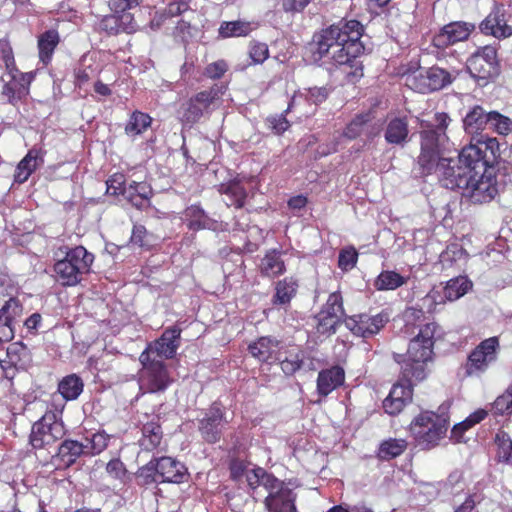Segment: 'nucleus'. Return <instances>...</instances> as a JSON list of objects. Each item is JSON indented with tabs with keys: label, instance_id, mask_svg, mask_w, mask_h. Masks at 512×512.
Instances as JSON below:
<instances>
[{
	"label": "nucleus",
	"instance_id": "bb28decb",
	"mask_svg": "<svg viewBox=\"0 0 512 512\" xmlns=\"http://www.w3.org/2000/svg\"><path fill=\"white\" fill-rule=\"evenodd\" d=\"M408 122L406 118L395 117L391 119L385 129V140L389 144L401 145L408 137Z\"/></svg>",
	"mask_w": 512,
	"mask_h": 512
},
{
	"label": "nucleus",
	"instance_id": "4d7b16f0",
	"mask_svg": "<svg viewBox=\"0 0 512 512\" xmlns=\"http://www.w3.org/2000/svg\"><path fill=\"white\" fill-rule=\"evenodd\" d=\"M433 295L434 294H430L428 292L427 295L420 300L419 310H417L416 308H409L406 311V317L409 319L411 317H416V313H420V314H422L424 312L432 313L433 311H435L436 306H435V298Z\"/></svg>",
	"mask_w": 512,
	"mask_h": 512
},
{
	"label": "nucleus",
	"instance_id": "cd10ccee",
	"mask_svg": "<svg viewBox=\"0 0 512 512\" xmlns=\"http://www.w3.org/2000/svg\"><path fill=\"white\" fill-rule=\"evenodd\" d=\"M285 269V263L282 259L281 253L276 250L267 252L261 260V273L269 278L277 277L283 274Z\"/></svg>",
	"mask_w": 512,
	"mask_h": 512
},
{
	"label": "nucleus",
	"instance_id": "a18cd8bd",
	"mask_svg": "<svg viewBox=\"0 0 512 512\" xmlns=\"http://www.w3.org/2000/svg\"><path fill=\"white\" fill-rule=\"evenodd\" d=\"M497 445V457L499 461L512 464V440L504 431H499L495 436Z\"/></svg>",
	"mask_w": 512,
	"mask_h": 512
},
{
	"label": "nucleus",
	"instance_id": "c03bdc74",
	"mask_svg": "<svg viewBox=\"0 0 512 512\" xmlns=\"http://www.w3.org/2000/svg\"><path fill=\"white\" fill-rule=\"evenodd\" d=\"M415 379H405L403 374L401 373V381L393 385L390 390V398H397L399 400H403L404 403L408 404L412 400L413 389L412 386L414 383H417Z\"/></svg>",
	"mask_w": 512,
	"mask_h": 512
},
{
	"label": "nucleus",
	"instance_id": "0e129e2a",
	"mask_svg": "<svg viewBox=\"0 0 512 512\" xmlns=\"http://www.w3.org/2000/svg\"><path fill=\"white\" fill-rule=\"evenodd\" d=\"M302 362L303 359L298 353L291 354L290 357L281 360V369L285 374L292 375L300 369Z\"/></svg>",
	"mask_w": 512,
	"mask_h": 512
},
{
	"label": "nucleus",
	"instance_id": "37998d69",
	"mask_svg": "<svg viewBox=\"0 0 512 512\" xmlns=\"http://www.w3.org/2000/svg\"><path fill=\"white\" fill-rule=\"evenodd\" d=\"M406 283V279L395 271H383L375 281L379 290H394Z\"/></svg>",
	"mask_w": 512,
	"mask_h": 512
},
{
	"label": "nucleus",
	"instance_id": "5fc2aeb1",
	"mask_svg": "<svg viewBox=\"0 0 512 512\" xmlns=\"http://www.w3.org/2000/svg\"><path fill=\"white\" fill-rule=\"evenodd\" d=\"M317 330L321 334L335 333L336 327L340 321L328 315L325 311H320L317 315Z\"/></svg>",
	"mask_w": 512,
	"mask_h": 512
},
{
	"label": "nucleus",
	"instance_id": "2f4dec72",
	"mask_svg": "<svg viewBox=\"0 0 512 512\" xmlns=\"http://www.w3.org/2000/svg\"><path fill=\"white\" fill-rule=\"evenodd\" d=\"M59 43V35L55 30H49L43 33L38 40L40 61L47 65L52 58L53 52Z\"/></svg>",
	"mask_w": 512,
	"mask_h": 512
},
{
	"label": "nucleus",
	"instance_id": "603ef678",
	"mask_svg": "<svg viewBox=\"0 0 512 512\" xmlns=\"http://www.w3.org/2000/svg\"><path fill=\"white\" fill-rule=\"evenodd\" d=\"M465 488L466 484L459 471L452 472L444 483V491L453 496H458Z\"/></svg>",
	"mask_w": 512,
	"mask_h": 512
},
{
	"label": "nucleus",
	"instance_id": "c756f323",
	"mask_svg": "<svg viewBox=\"0 0 512 512\" xmlns=\"http://www.w3.org/2000/svg\"><path fill=\"white\" fill-rule=\"evenodd\" d=\"M57 455L64 465L70 466L74 464L81 455H86L84 443L75 440H65L59 446Z\"/></svg>",
	"mask_w": 512,
	"mask_h": 512
},
{
	"label": "nucleus",
	"instance_id": "dca6fc26",
	"mask_svg": "<svg viewBox=\"0 0 512 512\" xmlns=\"http://www.w3.org/2000/svg\"><path fill=\"white\" fill-rule=\"evenodd\" d=\"M388 322L387 314L374 316L359 314L345 319L346 327L356 336L369 338L377 334Z\"/></svg>",
	"mask_w": 512,
	"mask_h": 512
},
{
	"label": "nucleus",
	"instance_id": "b1692460",
	"mask_svg": "<svg viewBox=\"0 0 512 512\" xmlns=\"http://www.w3.org/2000/svg\"><path fill=\"white\" fill-rule=\"evenodd\" d=\"M251 355L261 362L277 360L279 342L271 337H261L248 347Z\"/></svg>",
	"mask_w": 512,
	"mask_h": 512
},
{
	"label": "nucleus",
	"instance_id": "aec40b11",
	"mask_svg": "<svg viewBox=\"0 0 512 512\" xmlns=\"http://www.w3.org/2000/svg\"><path fill=\"white\" fill-rule=\"evenodd\" d=\"M482 33L496 38H506L512 34V27L507 25L502 8H494L479 26Z\"/></svg>",
	"mask_w": 512,
	"mask_h": 512
},
{
	"label": "nucleus",
	"instance_id": "58836bf2",
	"mask_svg": "<svg viewBox=\"0 0 512 512\" xmlns=\"http://www.w3.org/2000/svg\"><path fill=\"white\" fill-rule=\"evenodd\" d=\"M407 447L403 439H388L383 441L378 449V457L382 460H390L401 455Z\"/></svg>",
	"mask_w": 512,
	"mask_h": 512
},
{
	"label": "nucleus",
	"instance_id": "338daca9",
	"mask_svg": "<svg viewBox=\"0 0 512 512\" xmlns=\"http://www.w3.org/2000/svg\"><path fill=\"white\" fill-rule=\"evenodd\" d=\"M227 64L223 60L213 62L205 68V75L211 79L221 78L227 71Z\"/></svg>",
	"mask_w": 512,
	"mask_h": 512
},
{
	"label": "nucleus",
	"instance_id": "412c9836",
	"mask_svg": "<svg viewBox=\"0 0 512 512\" xmlns=\"http://www.w3.org/2000/svg\"><path fill=\"white\" fill-rule=\"evenodd\" d=\"M345 372L340 366H333L319 372L317 377V392L326 397L344 383Z\"/></svg>",
	"mask_w": 512,
	"mask_h": 512
},
{
	"label": "nucleus",
	"instance_id": "9d476101",
	"mask_svg": "<svg viewBox=\"0 0 512 512\" xmlns=\"http://www.w3.org/2000/svg\"><path fill=\"white\" fill-rule=\"evenodd\" d=\"M499 349V339L496 336L481 341L468 356L466 374L472 376L484 373L497 360Z\"/></svg>",
	"mask_w": 512,
	"mask_h": 512
},
{
	"label": "nucleus",
	"instance_id": "774afa93",
	"mask_svg": "<svg viewBox=\"0 0 512 512\" xmlns=\"http://www.w3.org/2000/svg\"><path fill=\"white\" fill-rule=\"evenodd\" d=\"M407 404L403 402V400H399L397 398H390V395H388L383 400V409L384 411L389 415H397L399 414L403 408Z\"/></svg>",
	"mask_w": 512,
	"mask_h": 512
},
{
	"label": "nucleus",
	"instance_id": "ddd939ff",
	"mask_svg": "<svg viewBox=\"0 0 512 512\" xmlns=\"http://www.w3.org/2000/svg\"><path fill=\"white\" fill-rule=\"evenodd\" d=\"M181 330L177 327L167 328L160 338L151 342L141 353L140 361H149L150 359L173 358L180 346Z\"/></svg>",
	"mask_w": 512,
	"mask_h": 512
},
{
	"label": "nucleus",
	"instance_id": "c9c22d12",
	"mask_svg": "<svg viewBox=\"0 0 512 512\" xmlns=\"http://www.w3.org/2000/svg\"><path fill=\"white\" fill-rule=\"evenodd\" d=\"M297 283L292 278H285L279 281L275 287L274 304L286 305L295 296Z\"/></svg>",
	"mask_w": 512,
	"mask_h": 512
},
{
	"label": "nucleus",
	"instance_id": "79ce46f5",
	"mask_svg": "<svg viewBox=\"0 0 512 512\" xmlns=\"http://www.w3.org/2000/svg\"><path fill=\"white\" fill-rule=\"evenodd\" d=\"M427 75L428 70L423 68L407 73L404 75L405 85L419 93L431 92L430 87L422 89V86H428L429 81L428 78H426Z\"/></svg>",
	"mask_w": 512,
	"mask_h": 512
},
{
	"label": "nucleus",
	"instance_id": "f8f14e48",
	"mask_svg": "<svg viewBox=\"0 0 512 512\" xmlns=\"http://www.w3.org/2000/svg\"><path fill=\"white\" fill-rule=\"evenodd\" d=\"M441 184L447 189H463L469 184L470 174L467 168L463 167L458 159L443 157L434 167Z\"/></svg>",
	"mask_w": 512,
	"mask_h": 512
},
{
	"label": "nucleus",
	"instance_id": "f03ea898",
	"mask_svg": "<svg viewBox=\"0 0 512 512\" xmlns=\"http://www.w3.org/2000/svg\"><path fill=\"white\" fill-rule=\"evenodd\" d=\"M230 473L234 480L245 476L248 486L253 490L263 486L268 492L264 503L269 512H297L296 494L288 484L265 469L257 467L248 470L245 461L233 459L230 463Z\"/></svg>",
	"mask_w": 512,
	"mask_h": 512
},
{
	"label": "nucleus",
	"instance_id": "423d86ee",
	"mask_svg": "<svg viewBox=\"0 0 512 512\" xmlns=\"http://www.w3.org/2000/svg\"><path fill=\"white\" fill-rule=\"evenodd\" d=\"M448 429L447 418L434 412H423L410 424V432L422 449L437 446Z\"/></svg>",
	"mask_w": 512,
	"mask_h": 512
},
{
	"label": "nucleus",
	"instance_id": "20e7f679",
	"mask_svg": "<svg viewBox=\"0 0 512 512\" xmlns=\"http://www.w3.org/2000/svg\"><path fill=\"white\" fill-rule=\"evenodd\" d=\"M501 146L496 138L480 135L475 143L471 142L461 150L458 162L469 170L470 175L479 176L497 163L501 156Z\"/></svg>",
	"mask_w": 512,
	"mask_h": 512
},
{
	"label": "nucleus",
	"instance_id": "f3484780",
	"mask_svg": "<svg viewBox=\"0 0 512 512\" xmlns=\"http://www.w3.org/2000/svg\"><path fill=\"white\" fill-rule=\"evenodd\" d=\"M475 25L468 22H452L445 25L434 37L433 45L444 49L450 45L462 42L468 39Z\"/></svg>",
	"mask_w": 512,
	"mask_h": 512
},
{
	"label": "nucleus",
	"instance_id": "a19ab883",
	"mask_svg": "<svg viewBox=\"0 0 512 512\" xmlns=\"http://www.w3.org/2000/svg\"><path fill=\"white\" fill-rule=\"evenodd\" d=\"M110 440V436L102 432H96L91 435V437H86L84 443L85 454L89 456H94L100 454L104 451Z\"/></svg>",
	"mask_w": 512,
	"mask_h": 512
},
{
	"label": "nucleus",
	"instance_id": "72a5a7b5",
	"mask_svg": "<svg viewBox=\"0 0 512 512\" xmlns=\"http://www.w3.org/2000/svg\"><path fill=\"white\" fill-rule=\"evenodd\" d=\"M162 439V430L157 422L146 423L142 428V438L139 443L142 449L151 451L157 448Z\"/></svg>",
	"mask_w": 512,
	"mask_h": 512
},
{
	"label": "nucleus",
	"instance_id": "4468645a",
	"mask_svg": "<svg viewBox=\"0 0 512 512\" xmlns=\"http://www.w3.org/2000/svg\"><path fill=\"white\" fill-rule=\"evenodd\" d=\"M32 78L31 73H22L17 68H15V71L6 70L1 78L3 82L1 99L9 104L16 105L28 94Z\"/></svg>",
	"mask_w": 512,
	"mask_h": 512
},
{
	"label": "nucleus",
	"instance_id": "4c0bfd02",
	"mask_svg": "<svg viewBox=\"0 0 512 512\" xmlns=\"http://www.w3.org/2000/svg\"><path fill=\"white\" fill-rule=\"evenodd\" d=\"M151 117L143 112L135 111L131 114L125 132L127 135L135 137L145 131L151 124Z\"/></svg>",
	"mask_w": 512,
	"mask_h": 512
},
{
	"label": "nucleus",
	"instance_id": "e433bc0d",
	"mask_svg": "<svg viewBox=\"0 0 512 512\" xmlns=\"http://www.w3.org/2000/svg\"><path fill=\"white\" fill-rule=\"evenodd\" d=\"M253 30V26L247 21L223 22L219 28V34L223 38L247 36Z\"/></svg>",
	"mask_w": 512,
	"mask_h": 512
},
{
	"label": "nucleus",
	"instance_id": "de8ad7c7",
	"mask_svg": "<svg viewBox=\"0 0 512 512\" xmlns=\"http://www.w3.org/2000/svg\"><path fill=\"white\" fill-rule=\"evenodd\" d=\"M488 127L500 135H507L512 131V120L496 111H491Z\"/></svg>",
	"mask_w": 512,
	"mask_h": 512
},
{
	"label": "nucleus",
	"instance_id": "7ed1b4c3",
	"mask_svg": "<svg viewBox=\"0 0 512 512\" xmlns=\"http://www.w3.org/2000/svg\"><path fill=\"white\" fill-rule=\"evenodd\" d=\"M442 331L437 323L429 322L419 327L418 333L411 339L407 359L401 365L405 379L422 381L427 377V363L432 361L434 344Z\"/></svg>",
	"mask_w": 512,
	"mask_h": 512
},
{
	"label": "nucleus",
	"instance_id": "5701e85b",
	"mask_svg": "<svg viewBox=\"0 0 512 512\" xmlns=\"http://www.w3.org/2000/svg\"><path fill=\"white\" fill-rule=\"evenodd\" d=\"M152 193V188L146 182L133 181L124 189L123 196L134 207L142 210L150 206Z\"/></svg>",
	"mask_w": 512,
	"mask_h": 512
},
{
	"label": "nucleus",
	"instance_id": "6e6d98bb",
	"mask_svg": "<svg viewBox=\"0 0 512 512\" xmlns=\"http://www.w3.org/2000/svg\"><path fill=\"white\" fill-rule=\"evenodd\" d=\"M493 410L496 414H511L512 413V391L508 387L507 390L496 398L493 403Z\"/></svg>",
	"mask_w": 512,
	"mask_h": 512
},
{
	"label": "nucleus",
	"instance_id": "ea45409f",
	"mask_svg": "<svg viewBox=\"0 0 512 512\" xmlns=\"http://www.w3.org/2000/svg\"><path fill=\"white\" fill-rule=\"evenodd\" d=\"M428 70V75L426 78H428V86L432 91L440 90L444 88L445 86L449 85L453 77L452 75L446 71L445 69L439 68V67H431ZM426 86H422V89H426Z\"/></svg>",
	"mask_w": 512,
	"mask_h": 512
},
{
	"label": "nucleus",
	"instance_id": "2eb2a0df",
	"mask_svg": "<svg viewBox=\"0 0 512 512\" xmlns=\"http://www.w3.org/2000/svg\"><path fill=\"white\" fill-rule=\"evenodd\" d=\"M472 77L487 81L499 73L497 52L492 46H485L474 53L467 62Z\"/></svg>",
	"mask_w": 512,
	"mask_h": 512
},
{
	"label": "nucleus",
	"instance_id": "f257e3e1",
	"mask_svg": "<svg viewBox=\"0 0 512 512\" xmlns=\"http://www.w3.org/2000/svg\"><path fill=\"white\" fill-rule=\"evenodd\" d=\"M363 26L357 20L340 21L323 29L313 37L311 51L314 61L343 66L351 80L363 76L358 55Z\"/></svg>",
	"mask_w": 512,
	"mask_h": 512
},
{
	"label": "nucleus",
	"instance_id": "6ab92c4d",
	"mask_svg": "<svg viewBox=\"0 0 512 512\" xmlns=\"http://www.w3.org/2000/svg\"><path fill=\"white\" fill-rule=\"evenodd\" d=\"M226 423L227 421L223 418L221 408L214 404L209 409L207 415L201 420L199 430L207 442L215 443L219 441L222 429Z\"/></svg>",
	"mask_w": 512,
	"mask_h": 512
},
{
	"label": "nucleus",
	"instance_id": "69168bd1",
	"mask_svg": "<svg viewBox=\"0 0 512 512\" xmlns=\"http://www.w3.org/2000/svg\"><path fill=\"white\" fill-rule=\"evenodd\" d=\"M149 234L146 228L142 225H135L131 235V242L140 247L149 246Z\"/></svg>",
	"mask_w": 512,
	"mask_h": 512
},
{
	"label": "nucleus",
	"instance_id": "09e8293b",
	"mask_svg": "<svg viewBox=\"0 0 512 512\" xmlns=\"http://www.w3.org/2000/svg\"><path fill=\"white\" fill-rule=\"evenodd\" d=\"M321 311H325L328 315L340 321L344 315L341 294L338 292L331 293Z\"/></svg>",
	"mask_w": 512,
	"mask_h": 512
},
{
	"label": "nucleus",
	"instance_id": "680f3d73",
	"mask_svg": "<svg viewBox=\"0 0 512 512\" xmlns=\"http://www.w3.org/2000/svg\"><path fill=\"white\" fill-rule=\"evenodd\" d=\"M357 252L354 248L342 250L339 254L338 265L343 270L352 269L357 262Z\"/></svg>",
	"mask_w": 512,
	"mask_h": 512
},
{
	"label": "nucleus",
	"instance_id": "3c124183",
	"mask_svg": "<svg viewBox=\"0 0 512 512\" xmlns=\"http://www.w3.org/2000/svg\"><path fill=\"white\" fill-rule=\"evenodd\" d=\"M22 314V305L16 298H10L0 309V321L15 323V319Z\"/></svg>",
	"mask_w": 512,
	"mask_h": 512
},
{
	"label": "nucleus",
	"instance_id": "c85d7f7f",
	"mask_svg": "<svg viewBox=\"0 0 512 512\" xmlns=\"http://www.w3.org/2000/svg\"><path fill=\"white\" fill-rule=\"evenodd\" d=\"M185 220L188 222V227L193 230L199 229H214L215 221L210 219L203 209L199 206L192 205L185 210Z\"/></svg>",
	"mask_w": 512,
	"mask_h": 512
},
{
	"label": "nucleus",
	"instance_id": "9b49d317",
	"mask_svg": "<svg viewBox=\"0 0 512 512\" xmlns=\"http://www.w3.org/2000/svg\"><path fill=\"white\" fill-rule=\"evenodd\" d=\"M143 369L140 375V388L147 393L165 391L173 382L166 365L153 357L149 361H140Z\"/></svg>",
	"mask_w": 512,
	"mask_h": 512
},
{
	"label": "nucleus",
	"instance_id": "49530a36",
	"mask_svg": "<svg viewBox=\"0 0 512 512\" xmlns=\"http://www.w3.org/2000/svg\"><path fill=\"white\" fill-rule=\"evenodd\" d=\"M293 111L299 112L301 116H306L314 112V110L311 109V104L307 100L304 90L295 92L291 97L285 113H290Z\"/></svg>",
	"mask_w": 512,
	"mask_h": 512
},
{
	"label": "nucleus",
	"instance_id": "a211bd4d",
	"mask_svg": "<svg viewBox=\"0 0 512 512\" xmlns=\"http://www.w3.org/2000/svg\"><path fill=\"white\" fill-rule=\"evenodd\" d=\"M468 180L469 184L462 190L474 202H488L497 194L495 182L490 175H486V172H482L479 176L470 175Z\"/></svg>",
	"mask_w": 512,
	"mask_h": 512
},
{
	"label": "nucleus",
	"instance_id": "a878e982",
	"mask_svg": "<svg viewBox=\"0 0 512 512\" xmlns=\"http://www.w3.org/2000/svg\"><path fill=\"white\" fill-rule=\"evenodd\" d=\"M490 112H486L481 106H474L465 116L463 125L466 133L478 134L489 126Z\"/></svg>",
	"mask_w": 512,
	"mask_h": 512
},
{
	"label": "nucleus",
	"instance_id": "052dcab7",
	"mask_svg": "<svg viewBox=\"0 0 512 512\" xmlns=\"http://www.w3.org/2000/svg\"><path fill=\"white\" fill-rule=\"evenodd\" d=\"M249 55L253 63H263L269 55V50L264 43H252L249 47Z\"/></svg>",
	"mask_w": 512,
	"mask_h": 512
},
{
	"label": "nucleus",
	"instance_id": "f704fd0d",
	"mask_svg": "<svg viewBox=\"0 0 512 512\" xmlns=\"http://www.w3.org/2000/svg\"><path fill=\"white\" fill-rule=\"evenodd\" d=\"M472 288V282L465 276L450 279L443 288L445 298L448 301H455L464 296Z\"/></svg>",
	"mask_w": 512,
	"mask_h": 512
},
{
	"label": "nucleus",
	"instance_id": "6e6552de",
	"mask_svg": "<svg viewBox=\"0 0 512 512\" xmlns=\"http://www.w3.org/2000/svg\"><path fill=\"white\" fill-rule=\"evenodd\" d=\"M226 86L215 84L209 90L197 93L184 105L183 119L188 123L199 121L205 113L218 107Z\"/></svg>",
	"mask_w": 512,
	"mask_h": 512
},
{
	"label": "nucleus",
	"instance_id": "0eeeda50",
	"mask_svg": "<svg viewBox=\"0 0 512 512\" xmlns=\"http://www.w3.org/2000/svg\"><path fill=\"white\" fill-rule=\"evenodd\" d=\"M421 137V151L418 156V164L423 174L433 173L435 165L447 157L449 151V139L445 132L433 129L423 130Z\"/></svg>",
	"mask_w": 512,
	"mask_h": 512
},
{
	"label": "nucleus",
	"instance_id": "8fccbe9b",
	"mask_svg": "<svg viewBox=\"0 0 512 512\" xmlns=\"http://www.w3.org/2000/svg\"><path fill=\"white\" fill-rule=\"evenodd\" d=\"M368 121V115L356 116L344 129L343 137L347 138L348 140L356 139L364 133Z\"/></svg>",
	"mask_w": 512,
	"mask_h": 512
},
{
	"label": "nucleus",
	"instance_id": "bf43d9fd",
	"mask_svg": "<svg viewBox=\"0 0 512 512\" xmlns=\"http://www.w3.org/2000/svg\"><path fill=\"white\" fill-rule=\"evenodd\" d=\"M0 58L4 62L6 70L15 71L16 64L12 48L8 41L0 40Z\"/></svg>",
	"mask_w": 512,
	"mask_h": 512
},
{
	"label": "nucleus",
	"instance_id": "4be33fe9",
	"mask_svg": "<svg viewBox=\"0 0 512 512\" xmlns=\"http://www.w3.org/2000/svg\"><path fill=\"white\" fill-rule=\"evenodd\" d=\"M155 470L163 482L171 483L181 482L186 472L184 465L171 457L157 459Z\"/></svg>",
	"mask_w": 512,
	"mask_h": 512
},
{
	"label": "nucleus",
	"instance_id": "864d4df0",
	"mask_svg": "<svg viewBox=\"0 0 512 512\" xmlns=\"http://www.w3.org/2000/svg\"><path fill=\"white\" fill-rule=\"evenodd\" d=\"M303 90H304L307 100L310 102L311 106L312 105L317 106V105L323 103L324 101H326V99L328 98V96L331 92V87H329V86H321V87L314 86V87H309V88H306Z\"/></svg>",
	"mask_w": 512,
	"mask_h": 512
},
{
	"label": "nucleus",
	"instance_id": "e2e57ef3",
	"mask_svg": "<svg viewBox=\"0 0 512 512\" xmlns=\"http://www.w3.org/2000/svg\"><path fill=\"white\" fill-rule=\"evenodd\" d=\"M99 26L101 30H104L110 34H117L122 31L118 14L115 13L104 16L100 21Z\"/></svg>",
	"mask_w": 512,
	"mask_h": 512
},
{
	"label": "nucleus",
	"instance_id": "473e14b6",
	"mask_svg": "<svg viewBox=\"0 0 512 512\" xmlns=\"http://www.w3.org/2000/svg\"><path fill=\"white\" fill-rule=\"evenodd\" d=\"M83 387L84 384L82 379L76 374H71L65 376L59 382L58 391L66 401H70L79 397L83 391Z\"/></svg>",
	"mask_w": 512,
	"mask_h": 512
},
{
	"label": "nucleus",
	"instance_id": "13d9d810",
	"mask_svg": "<svg viewBox=\"0 0 512 512\" xmlns=\"http://www.w3.org/2000/svg\"><path fill=\"white\" fill-rule=\"evenodd\" d=\"M106 193L109 195H123V191L127 188L125 185V178L123 174H114L106 182Z\"/></svg>",
	"mask_w": 512,
	"mask_h": 512
},
{
	"label": "nucleus",
	"instance_id": "7c9ffc66",
	"mask_svg": "<svg viewBox=\"0 0 512 512\" xmlns=\"http://www.w3.org/2000/svg\"><path fill=\"white\" fill-rule=\"evenodd\" d=\"M219 191L225 196L224 201L227 206H235L236 208H241L244 205L246 191L239 181H232L227 184H222Z\"/></svg>",
	"mask_w": 512,
	"mask_h": 512
},
{
	"label": "nucleus",
	"instance_id": "39448f33",
	"mask_svg": "<svg viewBox=\"0 0 512 512\" xmlns=\"http://www.w3.org/2000/svg\"><path fill=\"white\" fill-rule=\"evenodd\" d=\"M94 255L83 246L69 249L63 259L54 265L57 281L64 286H75L82 280L83 274L90 271Z\"/></svg>",
	"mask_w": 512,
	"mask_h": 512
},
{
	"label": "nucleus",
	"instance_id": "393cba45",
	"mask_svg": "<svg viewBox=\"0 0 512 512\" xmlns=\"http://www.w3.org/2000/svg\"><path fill=\"white\" fill-rule=\"evenodd\" d=\"M43 156L40 150L31 149L26 156L19 162L14 179L17 183H24L28 180L30 175L37 169L38 166L43 164Z\"/></svg>",
	"mask_w": 512,
	"mask_h": 512
},
{
	"label": "nucleus",
	"instance_id": "1a4fd4ad",
	"mask_svg": "<svg viewBox=\"0 0 512 512\" xmlns=\"http://www.w3.org/2000/svg\"><path fill=\"white\" fill-rule=\"evenodd\" d=\"M57 412L46 413L32 426L30 443L35 449H44L51 446L65 435L63 422L58 418Z\"/></svg>",
	"mask_w": 512,
	"mask_h": 512
}]
</instances>
